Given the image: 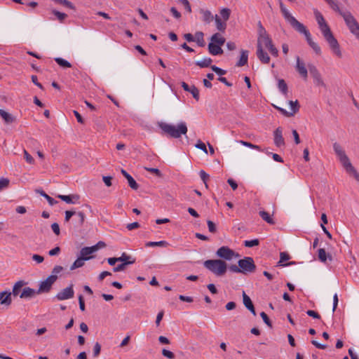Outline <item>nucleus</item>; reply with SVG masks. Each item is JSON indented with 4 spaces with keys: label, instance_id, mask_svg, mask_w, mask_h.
I'll use <instances>...</instances> for the list:
<instances>
[{
    "label": "nucleus",
    "instance_id": "nucleus-1",
    "mask_svg": "<svg viewBox=\"0 0 359 359\" xmlns=\"http://www.w3.org/2000/svg\"><path fill=\"white\" fill-rule=\"evenodd\" d=\"M316 18L319 28L330 48L336 55L339 57H341L342 54L339 48V44L331 32L330 27L326 23L323 16L319 12H316Z\"/></svg>",
    "mask_w": 359,
    "mask_h": 359
},
{
    "label": "nucleus",
    "instance_id": "nucleus-2",
    "mask_svg": "<svg viewBox=\"0 0 359 359\" xmlns=\"http://www.w3.org/2000/svg\"><path fill=\"white\" fill-rule=\"evenodd\" d=\"M333 149L346 172L359 182V172L351 164L342 147L338 142H334L333 144Z\"/></svg>",
    "mask_w": 359,
    "mask_h": 359
},
{
    "label": "nucleus",
    "instance_id": "nucleus-3",
    "mask_svg": "<svg viewBox=\"0 0 359 359\" xmlns=\"http://www.w3.org/2000/svg\"><path fill=\"white\" fill-rule=\"evenodd\" d=\"M158 126L163 133L170 137L178 139L182 135H186L188 128L185 122H180L177 126L169 124L165 122H158Z\"/></svg>",
    "mask_w": 359,
    "mask_h": 359
},
{
    "label": "nucleus",
    "instance_id": "nucleus-4",
    "mask_svg": "<svg viewBox=\"0 0 359 359\" xmlns=\"http://www.w3.org/2000/svg\"><path fill=\"white\" fill-rule=\"evenodd\" d=\"M229 270L233 273H241L248 274L254 273L256 270V265L254 259L250 257H245L238 260V265L231 264L229 267Z\"/></svg>",
    "mask_w": 359,
    "mask_h": 359
},
{
    "label": "nucleus",
    "instance_id": "nucleus-5",
    "mask_svg": "<svg viewBox=\"0 0 359 359\" xmlns=\"http://www.w3.org/2000/svg\"><path fill=\"white\" fill-rule=\"evenodd\" d=\"M203 266L217 276H224L227 269L226 263L222 259H208L203 262Z\"/></svg>",
    "mask_w": 359,
    "mask_h": 359
},
{
    "label": "nucleus",
    "instance_id": "nucleus-6",
    "mask_svg": "<svg viewBox=\"0 0 359 359\" xmlns=\"http://www.w3.org/2000/svg\"><path fill=\"white\" fill-rule=\"evenodd\" d=\"M341 15L343 17L351 32L355 35L357 39L359 40V24L355 18L348 11H344L343 13H341Z\"/></svg>",
    "mask_w": 359,
    "mask_h": 359
},
{
    "label": "nucleus",
    "instance_id": "nucleus-7",
    "mask_svg": "<svg viewBox=\"0 0 359 359\" xmlns=\"http://www.w3.org/2000/svg\"><path fill=\"white\" fill-rule=\"evenodd\" d=\"M272 42L271 39L266 32L264 27L262 26L261 22L258 23V39L257 46H264L265 47Z\"/></svg>",
    "mask_w": 359,
    "mask_h": 359
},
{
    "label": "nucleus",
    "instance_id": "nucleus-8",
    "mask_svg": "<svg viewBox=\"0 0 359 359\" xmlns=\"http://www.w3.org/2000/svg\"><path fill=\"white\" fill-rule=\"evenodd\" d=\"M216 255L217 257L229 261L231 260L233 257H238L240 256L239 254L235 252L227 246H222L219 248L217 250Z\"/></svg>",
    "mask_w": 359,
    "mask_h": 359
},
{
    "label": "nucleus",
    "instance_id": "nucleus-9",
    "mask_svg": "<svg viewBox=\"0 0 359 359\" xmlns=\"http://www.w3.org/2000/svg\"><path fill=\"white\" fill-rule=\"evenodd\" d=\"M289 104L290 106L291 111H287L285 109L278 107L275 104H273V107L276 108L277 110H278L283 115H284L286 117H291L293 116L299 109V104L297 100L295 101H289Z\"/></svg>",
    "mask_w": 359,
    "mask_h": 359
},
{
    "label": "nucleus",
    "instance_id": "nucleus-10",
    "mask_svg": "<svg viewBox=\"0 0 359 359\" xmlns=\"http://www.w3.org/2000/svg\"><path fill=\"white\" fill-rule=\"evenodd\" d=\"M308 68L311 76L313 79V82L316 86L325 88L326 85L324 83L321 74L318 70L317 67L313 64H309Z\"/></svg>",
    "mask_w": 359,
    "mask_h": 359
},
{
    "label": "nucleus",
    "instance_id": "nucleus-11",
    "mask_svg": "<svg viewBox=\"0 0 359 359\" xmlns=\"http://www.w3.org/2000/svg\"><path fill=\"white\" fill-rule=\"evenodd\" d=\"M287 21L296 31L301 34H304L305 37L310 34V32L306 27L302 23L299 22L294 17L292 16Z\"/></svg>",
    "mask_w": 359,
    "mask_h": 359
},
{
    "label": "nucleus",
    "instance_id": "nucleus-12",
    "mask_svg": "<svg viewBox=\"0 0 359 359\" xmlns=\"http://www.w3.org/2000/svg\"><path fill=\"white\" fill-rule=\"evenodd\" d=\"M73 286V284H71L69 287L62 290L56 294V298L60 301L72 298L74 294Z\"/></svg>",
    "mask_w": 359,
    "mask_h": 359
},
{
    "label": "nucleus",
    "instance_id": "nucleus-13",
    "mask_svg": "<svg viewBox=\"0 0 359 359\" xmlns=\"http://www.w3.org/2000/svg\"><path fill=\"white\" fill-rule=\"evenodd\" d=\"M55 282L53 276H48L45 280L41 282L38 292L39 294L42 292H48Z\"/></svg>",
    "mask_w": 359,
    "mask_h": 359
},
{
    "label": "nucleus",
    "instance_id": "nucleus-14",
    "mask_svg": "<svg viewBox=\"0 0 359 359\" xmlns=\"http://www.w3.org/2000/svg\"><path fill=\"white\" fill-rule=\"evenodd\" d=\"M296 70L301 76V77L306 81L308 78V71L306 67L305 63L302 61L299 56L297 57V64H296Z\"/></svg>",
    "mask_w": 359,
    "mask_h": 359
},
{
    "label": "nucleus",
    "instance_id": "nucleus-15",
    "mask_svg": "<svg viewBox=\"0 0 359 359\" xmlns=\"http://www.w3.org/2000/svg\"><path fill=\"white\" fill-rule=\"evenodd\" d=\"M274 144L278 147H284L285 140L283 137V130L280 127L277 128L273 132Z\"/></svg>",
    "mask_w": 359,
    "mask_h": 359
},
{
    "label": "nucleus",
    "instance_id": "nucleus-16",
    "mask_svg": "<svg viewBox=\"0 0 359 359\" xmlns=\"http://www.w3.org/2000/svg\"><path fill=\"white\" fill-rule=\"evenodd\" d=\"M256 55L259 60L262 64H269L270 62V57L266 52L263 49V47L260 45L257 46Z\"/></svg>",
    "mask_w": 359,
    "mask_h": 359
},
{
    "label": "nucleus",
    "instance_id": "nucleus-17",
    "mask_svg": "<svg viewBox=\"0 0 359 359\" xmlns=\"http://www.w3.org/2000/svg\"><path fill=\"white\" fill-rule=\"evenodd\" d=\"M38 290H35L29 287H25L22 289L20 298L21 299H32L34 298L36 294H39Z\"/></svg>",
    "mask_w": 359,
    "mask_h": 359
},
{
    "label": "nucleus",
    "instance_id": "nucleus-18",
    "mask_svg": "<svg viewBox=\"0 0 359 359\" xmlns=\"http://www.w3.org/2000/svg\"><path fill=\"white\" fill-rule=\"evenodd\" d=\"M181 86L185 91L189 92L196 100H199V90L195 86H189L185 82H182Z\"/></svg>",
    "mask_w": 359,
    "mask_h": 359
},
{
    "label": "nucleus",
    "instance_id": "nucleus-19",
    "mask_svg": "<svg viewBox=\"0 0 359 359\" xmlns=\"http://www.w3.org/2000/svg\"><path fill=\"white\" fill-rule=\"evenodd\" d=\"M57 197L69 204H75L80 198L77 194L57 195Z\"/></svg>",
    "mask_w": 359,
    "mask_h": 359
},
{
    "label": "nucleus",
    "instance_id": "nucleus-20",
    "mask_svg": "<svg viewBox=\"0 0 359 359\" xmlns=\"http://www.w3.org/2000/svg\"><path fill=\"white\" fill-rule=\"evenodd\" d=\"M0 116L6 124H11L16 121V117L15 116L1 109H0Z\"/></svg>",
    "mask_w": 359,
    "mask_h": 359
},
{
    "label": "nucleus",
    "instance_id": "nucleus-21",
    "mask_svg": "<svg viewBox=\"0 0 359 359\" xmlns=\"http://www.w3.org/2000/svg\"><path fill=\"white\" fill-rule=\"evenodd\" d=\"M200 13L201 14L202 21L205 24H210L214 20L215 16L212 14V13L209 10L200 9Z\"/></svg>",
    "mask_w": 359,
    "mask_h": 359
},
{
    "label": "nucleus",
    "instance_id": "nucleus-22",
    "mask_svg": "<svg viewBox=\"0 0 359 359\" xmlns=\"http://www.w3.org/2000/svg\"><path fill=\"white\" fill-rule=\"evenodd\" d=\"M12 303L11 292L3 291L0 292V304L6 306L11 305Z\"/></svg>",
    "mask_w": 359,
    "mask_h": 359
},
{
    "label": "nucleus",
    "instance_id": "nucleus-23",
    "mask_svg": "<svg viewBox=\"0 0 359 359\" xmlns=\"http://www.w3.org/2000/svg\"><path fill=\"white\" fill-rule=\"evenodd\" d=\"M25 285H27V283L25 280H21L17 281L13 287L11 294H13L14 297H17L18 295L20 296V292L22 290V288Z\"/></svg>",
    "mask_w": 359,
    "mask_h": 359
},
{
    "label": "nucleus",
    "instance_id": "nucleus-24",
    "mask_svg": "<svg viewBox=\"0 0 359 359\" xmlns=\"http://www.w3.org/2000/svg\"><path fill=\"white\" fill-rule=\"evenodd\" d=\"M122 175L127 179L128 185L130 187L134 190H137L139 187V185L136 182V181L133 179V177L129 175L125 170L121 169Z\"/></svg>",
    "mask_w": 359,
    "mask_h": 359
},
{
    "label": "nucleus",
    "instance_id": "nucleus-25",
    "mask_svg": "<svg viewBox=\"0 0 359 359\" xmlns=\"http://www.w3.org/2000/svg\"><path fill=\"white\" fill-rule=\"evenodd\" d=\"M208 51L212 55H218L223 53L222 46L215 44L214 43H209Z\"/></svg>",
    "mask_w": 359,
    "mask_h": 359
},
{
    "label": "nucleus",
    "instance_id": "nucleus-26",
    "mask_svg": "<svg viewBox=\"0 0 359 359\" xmlns=\"http://www.w3.org/2000/svg\"><path fill=\"white\" fill-rule=\"evenodd\" d=\"M248 50H241L240 59L236 63L237 67H243L248 64Z\"/></svg>",
    "mask_w": 359,
    "mask_h": 359
},
{
    "label": "nucleus",
    "instance_id": "nucleus-27",
    "mask_svg": "<svg viewBox=\"0 0 359 359\" xmlns=\"http://www.w3.org/2000/svg\"><path fill=\"white\" fill-rule=\"evenodd\" d=\"M306 41L308 44L310 46V47L313 50V51L317 55L321 54V49L320 47L318 46V44L316 42H314L311 38V34L306 37Z\"/></svg>",
    "mask_w": 359,
    "mask_h": 359
},
{
    "label": "nucleus",
    "instance_id": "nucleus-28",
    "mask_svg": "<svg viewBox=\"0 0 359 359\" xmlns=\"http://www.w3.org/2000/svg\"><path fill=\"white\" fill-rule=\"evenodd\" d=\"M210 43L222 46L225 43V39L219 33H215L211 36Z\"/></svg>",
    "mask_w": 359,
    "mask_h": 359
},
{
    "label": "nucleus",
    "instance_id": "nucleus-29",
    "mask_svg": "<svg viewBox=\"0 0 359 359\" xmlns=\"http://www.w3.org/2000/svg\"><path fill=\"white\" fill-rule=\"evenodd\" d=\"M87 260H88V258H83L81 257H79L70 266V270L73 271L76 269L82 267L85 264V261H87Z\"/></svg>",
    "mask_w": 359,
    "mask_h": 359
},
{
    "label": "nucleus",
    "instance_id": "nucleus-30",
    "mask_svg": "<svg viewBox=\"0 0 359 359\" xmlns=\"http://www.w3.org/2000/svg\"><path fill=\"white\" fill-rule=\"evenodd\" d=\"M290 259V255L287 252H280V260L278 262V266H287V265L294 264V262H289V263L285 264H283V262L287 261Z\"/></svg>",
    "mask_w": 359,
    "mask_h": 359
},
{
    "label": "nucleus",
    "instance_id": "nucleus-31",
    "mask_svg": "<svg viewBox=\"0 0 359 359\" xmlns=\"http://www.w3.org/2000/svg\"><path fill=\"white\" fill-rule=\"evenodd\" d=\"M216 24V27L219 32H224L226 28V21L222 22L221 18L216 15L214 18Z\"/></svg>",
    "mask_w": 359,
    "mask_h": 359
},
{
    "label": "nucleus",
    "instance_id": "nucleus-32",
    "mask_svg": "<svg viewBox=\"0 0 359 359\" xmlns=\"http://www.w3.org/2000/svg\"><path fill=\"white\" fill-rule=\"evenodd\" d=\"M278 88L284 95H287L288 93V87L284 79H278Z\"/></svg>",
    "mask_w": 359,
    "mask_h": 359
},
{
    "label": "nucleus",
    "instance_id": "nucleus-33",
    "mask_svg": "<svg viewBox=\"0 0 359 359\" xmlns=\"http://www.w3.org/2000/svg\"><path fill=\"white\" fill-rule=\"evenodd\" d=\"M117 258L118 262H121L122 263L129 262V264H133L135 262V259L132 258L131 256L128 255L125 252H123L121 257Z\"/></svg>",
    "mask_w": 359,
    "mask_h": 359
},
{
    "label": "nucleus",
    "instance_id": "nucleus-34",
    "mask_svg": "<svg viewBox=\"0 0 359 359\" xmlns=\"http://www.w3.org/2000/svg\"><path fill=\"white\" fill-rule=\"evenodd\" d=\"M212 62V60L210 57H205L201 61L196 62V65L200 67L201 68L209 67H211Z\"/></svg>",
    "mask_w": 359,
    "mask_h": 359
},
{
    "label": "nucleus",
    "instance_id": "nucleus-35",
    "mask_svg": "<svg viewBox=\"0 0 359 359\" xmlns=\"http://www.w3.org/2000/svg\"><path fill=\"white\" fill-rule=\"evenodd\" d=\"M203 36H204V34L202 32H197L195 34V36H194L195 41H196L197 44L201 47H203L205 45V42Z\"/></svg>",
    "mask_w": 359,
    "mask_h": 359
},
{
    "label": "nucleus",
    "instance_id": "nucleus-36",
    "mask_svg": "<svg viewBox=\"0 0 359 359\" xmlns=\"http://www.w3.org/2000/svg\"><path fill=\"white\" fill-rule=\"evenodd\" d=\"M259 215L264 219L265 222H266L268 224H273L275 223L274 220L271 217V216L269 215V212L262 210L259 212Z\"/></svg>",
    "mask_w": 359,
    "mask_h": 359
},
{
    "label": "nucleus",
    "instance_id": "nucleus-37",
    "mask_svg": "<svg viewBox=\"0 0 359 359\" xmlns=\"http://www.w3.org/2000/svg\"><path fill=\"white\" fill-rule=\"evenodd\" d=\"M318 259L323 262H325L326 260H327V257H328L330 259V260H332V256L330 255H327L325 249L323 248H320L318 250Z\"/></svg>",
    "mask_w": 359,
    "mask_h": 359
},
{
    "label": "nucleus",
    "instance_id": "nucleus-38",
    "mask_svg": "<svg viewBox=\"0 0 359 359\" xmlns=\"http://www.w3.org/2000/svg\"><path fill=\"white\" fill-rule=\"evenodd\" d=\"M168 243L165 241H149L146 243L147 247H167L168 245Z\"/></svg>",
    "mask_w": 359,
    "mask_h": 359
},
{
    "label": "nucleus",
    "instance_id": "nucleus-39",
    "mask_svg": "<svg viewBox=\"0 0 359 359\" xmlns=\"http://www.w3.org/2000/svg\"><path fill=\"white\" fill-rule=\"evenodd\" d=\"M36 191L48 201L50 205H54L57 203V201L46 194L43 190H36Z\"/></svg>",
    "mask_w": 359,
    "mask_h": 359
},
{
    "label": "nucleus",
    "instance_id": "nucleus-40",
    "mask_svg": "<svg viewBox=\"0 0 359 359\" xmlns=\"http://www.w3.org/2000/svg\"><path fill=\"white\" fill-rule=\"evenodd\" d=\"M231 12V10L228 8H223L220 10L219 14L224 21H227L229 19Z\"/></svg>",
    "mask_w": 359,
    "mask_h": 359
},
{
    "label": "nucleus",
    "instance_id": "nucleus-41",
    "mask_svg": "<svg viewBox=\"0 0 359 359\" xmlns=\"http://www.w3.org/2000/svg\"><path fill=\"white\" fill-rule=\"evenodd\" d=\"M55 61L61 67L65 68H69L72 67V65L70 62H69L67 60L61 58V57H55Z\"/></svg>",
    "mask_w": 359,
    "mask_h": 359
},
{
    "label": "nucleus",
    "instance_id": "nucleus-42",
    "mask_svg": "<svg viewBox=\"0 0 359 359\" xmlns=\"http://www.w3.org/2000/svg\"><path fill=\"white\" fill-rule=\"evenodd\" d=\"M63 270V267L61 266H55L52 269L51 274L49 276H53L54 280L56 281L57 279V275L61 273Z\"/></svg>",
    "mask_w": 359,
    "mask_h": 359
},
{
    "label": "nucleus",
    "instance_id": "nucleus-43",
    "mask_svg": "<svg viewBox=\"0 0 359 359\" xmlns=\"http://www.w3.org/2000/svg\"><path fill=\"white\" fill-rule=\"evenodd\" d=\"M243 304L245 305V306L247 309H249V308L252 309V306H254V305H253L250 298L245 294V292H243Z\"/></svg>",
    "mask_w": 359,
    "mask_h": 359
},
{
    "label": "nucleus",
    "instance_id": "nucleus-44",
    "mask_svg": "<svg viewBox=\"0 0 359 359\" xmlns=\"http://www.w3.org/2000/svg\"><path fill=\"white\" fill-rule=\"evenodd\" d=\"M280 8L286 20H287L292 16L287 11V9L285 7L284 4L281 1H280Z\"/></svg>",
    "mask_w": 359,
    "mask_h": 359
},
{
    "label": "nucleus",
    "instance_id": "nucleus-45",
    "mask_svg": "<svg viewBox=\"0 0 359 359\" xmlns=\"http://www.w3.org/2000/svg\"><path fill=\"white\" fill-rule=\"evenodd\" d=\"M52 13L60 22H62L67 17V15L66 13H61L56 10H53Z\"/></svg>",
    "mask_w": 359,
    "mask_h": 359
},
{
    "label": "nucleus",
    "instance_id": "nucleus-46",
    "mask_svg": "<svg viewBox=\"0 0 359 359\" xmlns=\"http://www.w3.org/2000/svg\"><path fill=\"white\" fill-rule=\"evenodd\" d=\"M327 4L330 5V6L336 12L339 13L340 15H341V13H343L344 11H342L339 5H338V3L337 1H334V0H330L327 2Z\"/></svg>",
    "mask_w": 359,
    "mask_h": 359
},
{
    "label": "nucleus",
    "instance_id": "nucleus-47",
    "mask_svg": "<svg viewBox=\"0 0 359 359\" xmlns=\"http://www.w3.org/2000/svg\"><path fill=\"white\" fill-rule=\"evenodd\" d=\"M10 180L8 178L2 177L0 179V191L8 187Z\"/></svg>",
    "mask_w": 359,
    "mask_h": 359
},
{
    "label": "nucleus",
    "instance_id": "nucleus-48",
    "mask_svg": "<svg viewBox=\"0 0 359 359\" xmlns=\"http://www.w3.org/2000/svg\"><path fill=\"white\" fill-rule=\"evenodd\" d=\"M91 253H90V249L88 248V247H84L80 251V257H83V258H88V260L93 257L88 256Z\"/></svg>",
    "mask_w": 359,
    "mask_h": 359
},
{
    "label": "nucleus",
    "instance_id": "nucleus-49",
    "mask_svg": "<svg viewBox=\"0 0 359 359\" xmlns=\"http://www.w3.org/2000/svg\"><path fill=\"white\" fill-rule=\"evenodd\" d=\"M266 48H268L269 51L271 53V54L275 57H277L278 55V49L274 46L273 44V42L270 43V45H268L266 46Z\"/></svg>",
    "mask_w": 359,
    "mask_h": 359
},
{
    "label": "nucleus",
    "instance_id": "nucleus-50",
    "mask_svg": "<svg viewBox=\"0 0 359 359\" xmlns=\"http://www.w3.org/2000/svg\"><path fill=\"white\" fill-rule=\"evenodd\" d=\"M259 243V241L258 239H254L251 241H245L244 243V245L248 248H252L258 245Z\"/></svg>",
    "mask_w": 359,
    "mask_h": 359
},
{
    "label": "nucleus",
    "instance_id": "nucleus-51",
    "mask_svg": "<svg viewBox=\"0 0 359 359\" xmlns=\"http://www.w3.org/2000/svg\"><path fill=\"white\" fill-rule=\"evenodd\" d=\"M260 316L262 317L263 321L267 325V326L271 328L272 323L266 313L265 312H261Z\"/></svg>",
    "mask_w": 359,
    "mask_h": 359
},
{
    "label": "nucleus",
    "instance_id": "nucleus-52",
    "mask_svg": "<svg viewBox=\"0 0 359 359\" xmlns=\"http://www.w3.org/2000/svg\"><path fill=\"white\" fill-rule=\"evenodd\" d=\"M210 68L214 72H215L219 76L224 75L226 73V70H224L215 65H212Z\"/></svg>",
    "mask_w": 359,
    "mask_h": 359
},
{
    "label": "nucleus",
    "instance_id": "nucleus-53",
    "mask_svg": "<svg viewBox=\"0 0 359 359\" xmlns=\"http://www.w3.org/2000/svg\"><path fill=\"white\" fill-rule=\"evenodd\" d=\"M199 175H200V177H201V180L204 182L205 187L208 188V184H207V180L209 178V175L207 174L204 170H201L200 172H199Z\"/></svg>",
    "mask_w": 359,
    "mask_h": 359
},
{
    "label": "nucleus",
    "instance_id": "nucleus-54",
    "mask_svg": "<svg viewBox=\"0 0 359 359\" xmlns=\"http://www.w3.org/2000/svg\"><path fill=\"white\" fill-rule=\"evenodd\" d=\"M127 265H129V262L121 263L120 264H118L116 266H115L113 269V271L114 272H118V271H124L126 269V267Z\"/></svg>",
    "mask_w": 359,
    "mask_h": 359
},
{
    "label": "nucleus",
    "instance_id": "nucleus-55",
    "mask_svg": "<svg viewBox=\"0 0 359 359\" xmlns=\"http://www.w3.org/2000/svg\"><path fill=\"white\" fill-rule=\"evenodd\" d=\"M24 157L26 161L29 164H33L34 163V158L27 151V150L23 151Z\"/></svg>",
    "mask_w": 359,
    "mask_h": 359
},
{
    "label": "nucleus",
    "instance_id": "nucleus-56",
    "mask_svg": "<svg viewBox=\"0 0 359 359\" xmlns=\"http://www.w3.org/2000/svg\"><path fill=\"white\" fill-rule=\"evenodd\" d=\"M195 147L197 148V149H199L201 150H202L203 152H205V154H208V150H207V148H206V146L205 144L201 140H198L197 143L196 144Z\"/></svg>",
    "mask_w": 359,
    "mask_h": 359
},
{
    "label": "nucleus",
    "instance_id": "nucleus-57",
    "mask_svg": "<svg viewBox=\"0 0 359 359\" xmlns=\"http://www.w3.org/2000/svg\"><path fill=\"white\" fill-rule=\"evenodd\" d=\"M207 224H208V230L210 233H215L217 231V228H216V225L215 224L211 221V220H208L207 221Z\"/></svg>",
    "mask_w": 359,
    "mask_h": 359
},
{
    "label": "nucleus",
    "instance_id": "nucleus-58",
    "mask_svg": "<svg viewBox=\"0 0 359 359\" xmlns=\"http://www.w3.org/2000/svg\"><path fill=\"white\" fill-rule=\"evenodd\" d=\"M100 351H101V346L98 342H96L93 347V356L95 358L97 357L100 353Z\"/></svg>",
    "mask_w": 359,
    "mask_h": 359
},
{
    "label": "nucleus",
    "instance_id": "nucleus-59",
    "mask_svg": "<svg viewBox=\"0 0 359 359\" xmlns=\"http://www.w3.org/2000/svg\"><path fill=\"white\" fill-rule=\"evenodd\" d=\"M179 1L184 6L188 13H191V7L188 0H179Z\"/></svg>",
    "mask_w": 359,
    "mask_h": 359
},
{
    "label": "nucleus",
    "instance_id": "nucleus-60",
    "mask_svg": "<svg viewBox=\"0 0 359 359\" xmlns=\"http://www.w3.org/2000/svg\"><path fill=\"white\" fill-rule=\"evenodd\" d=\"M244 146H246L248 147H250V148H252V149H255L257 150H259V151H261V148L258 145H255V144H252V143L250 142H245V141H241L240 142Z\"/></svg>",
    "mask_w": 359,
    "mask_h": 359
},
{
    "label": "nucleus",
    "instance_id": "nucleus-61",
    "mask_svg": "<svg viewBox=\"0 0 359 359\" xmlns=\"http://www.w3.org/2000/svg\"><path fill=\"white\" fill-rule=\"evenodd\" d=\"M162 355L169 359L175 358V354L172 351L166 350V349L162 350Z\"/></svg>",
    "mask_w": 359,
    "mask_h": 359
},
{
    "label": "nucleus",
    "instance_id": "nucleus-62",
    "mask_svg": "<svg viewBox=\"0 0 359 359\" xmlns=\"http://www.w3.org/2000/svg\"><path fill=\"white\" fill-rule=\"evenodd\" d=\"M145 170H147V171H149V172H150L151 173H154V174L156 175L159 177H162V173L160 171V170H158V168H145Z\"/></svg>",
    "mask_w": 359,
    "mask_h": 359
},
{
    "label": "nucleus",
    "instance_id": "nucleus-63",
    "mask_svg": "<svg viewBox=\"0 0 359 359\" xmlns=\"http://www.w3.org/2000/svg\"><path fill=\"white\" fill-rule=\"evenodd\" d=\"M76 215H77L78 217H79V226H83V224H84V222H85V218H86L85 214L83 212H76Z\"/></svg>",
    "mask_w": 359,
    "mask_h": 359
},
{
    "label": "nucleus",
    "instance_id": "nucleus-64",
    "mask_svg": "<svg viewBox=\"0 0 359 359\" xmlns=\"http://www.w3.org/2000/svg\"><path fill=\"white\" fill-rule=\"evenodd\" d=\"M306 314L311 317H313V318H316V319H320V316L319 315V313L315 311H313V310H308L306 311Z\"/></svg>",
    "mask_w": 359,
    "mask_h": 359
}]
</instances>
